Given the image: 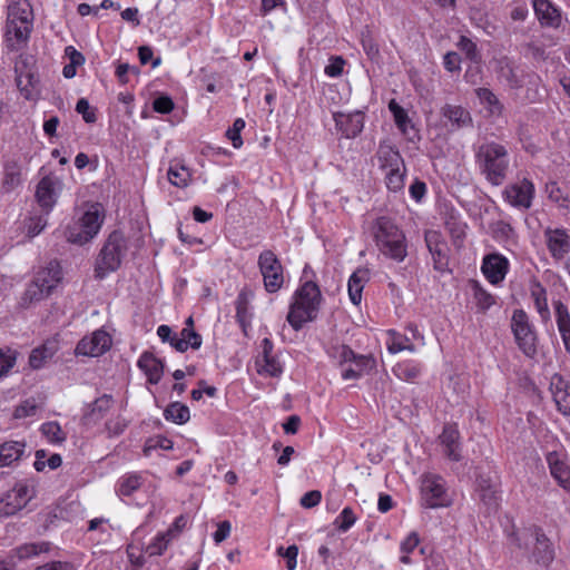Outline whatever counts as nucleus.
I'll use <instances>...</instances> for the list:
<instances>
[{
    "label": "nucleus",
    "instance_id": "nucleus-22",
    "mask_svg": "<svg viewBox=\"0 0 570 570\" xmlns=\"http://www.w3.org/2000/svg\"><path fill=\"white\" fill-rule=\"evenodd\" d=\"M550 391L558 410L564 415H570V383L560 374H554L550 381Z\"/></svg>",
    "mask_w": 570,
    "mask_h": 570
},
{
    "label": "nucleus",
    "instance_id": "nucleus-29",
    "mask_svg": "<svg viewBox=\"0 0 570 570\" xmlns=\"http://www.w3.org/2000/svg\"><path fill=\"white\" fill-rule=\"evenodd\" d=\"M62 279V271L59 262L51 261L48 266L41 271H39L35 277L37 284L49 291L52 289L60 283Z\"/></svg>",
    "mask_w": 570,
    "mask_h": 570
},
{
    "label": "nucleus",
    "instance_id": "nucleus-5",
    "mask_svg": "<svg viewBox=\"0 0 570 570\" xmlns=\"http://www.w3.org/2000/svg\"><path fill=\"white\" fill-rule=\"evenodd\" d=\"M104 220L105 209L102 205L100 203L87 204L77 223L67 228V240L77 245L89 243L98 235Z\"/></svg>",
    "mask_w": 570,
    "mask_h": 570
},
{
    "label": "nucleus",
    "instance_id": "nucleus-1",
    "mask_svg": "<svg viewBox=\"0 0 570 570\" xmlns=\"http://www.w3.org/2000/svg\"><path fill=\"white\" fill-rule=\"evenodd\" d=\"M474 159L480 174L489 184L500 186L505 181L510 168V157L504 145L485 140L474 147Z\"/></svg>",
    "mask_w": 570,
    "mask_h": 570
},
{
    "label": "nucleus",
    "instance_id": "nucleus-15",
    "mask_svg": "<svg viewBox=\"0 0 570 570\" xmlns=\"http://www.w3.org/2000/svg\"><path fill=\"white\" fill-rule=\"evenodd\" d=\"M444 126L450 131H459L473 127L471 112L461 105L445 104L440 110Z\"/></svg>",
    "mask_w": 570,
    "mask_h": 570
},
{
    "label": "nucleus",
    "instance_id": "nucleus-11",
    "mask_svg": "<svg viewBox=\"0 0 570 570\" xmlns=\"http://www.w3.org/2000/svg\"><path fill=\"white\" fill-rule=\"evenodd\" d=\"M36 489L32 483L18 482L0 500V514L13 515L35 497Z\"/></svg>",
    "mask_w": 570,
    "mask_h": 570
},
{
    "label": "nucleus",
    "instance_id": "nucleus-48",
    "mask_svg": "<svg viewBox=\"0 0 570 570\" xmlns=\"http://www.w3.org/2000/svg\"><path fill=\"white\" fill-rule=\"evenodd\" d=\"M356 521V517L352 510V508L346 507L342 510V512L336 517L334 521V525L341 532H346L350 530Z\"/></svg>",
    "mask_w": 570,
    "mask_h": 570
},
{
    "label": "nucleus",
    "instance_id": "nucleus-41",
    "mask_svg": "<svg viewBox=\"0 0 570 570\" xmlns=\"http://www.w3.org/2000/svg\"><path fill=\"white\" fill-rule=\"evenodd\" d=\"M471 287L475 304L481 312L488 311L492 305L495 304L494 296L485 291L479 282L472 281Z\"/></svg>",
    "mask_w": 570,
    "mask_h": 570
},
{
    "label": "nucleus",
    "instance_id": "nucleus-38",
    "mask_svg": "<svg viewBox=\"0 0 570 570\" xmlns=\"http://www.w3.org/2000/svg\"><path fill=\"white\" fill-rule=\"evenodd\" d=\"M489 230L493 239L507 243L515 238L514 228L504 220H495L489 224Z\"/></svg>",
    "mask_w": 570,
    "mask_h": 570
},
{
    "label": "nucleus",
    "instance_id": "nucleus-53",
    "mask_svg": "<svg viewBox=\"0 0 570 570\" xmlns=\"http://www.w3.org/2000/svg\"><path fill=\"white\" fill-rule=\"evenodd\" d=\"M128 426V421L122 415H117L109 419L106 424V431L109 438L118 436L125 432Z\"/></svg>",
    "mask_w": 570,
    "mask_h": 570
},
{
    "label": "nucleus",
    "instance_id": "nucleus-32",
    "mask_svg": "<svg viewBox=\"0 0 570 570\" xmlns=\"http://www.w3.org/2000/svg\"><path fill=\"white\" fill-rule=\"evenodd\" d=\"M370 279V272L367 268H357L351 276L347 283V291L351 302L358 305L362 301V292L364 285Z\"/></svg>",
    "mask_w": 570,
    "mask_h": 570
},
{
    "label": "nucleus",
    "instance_id": "nucleus-56",
    "mask_svg": "<svg viewBox=\"0 0 570 570\" xmlns=\"http://www.w3.org/2000/svg\"><path fill=\"white\" fill-rule=\"evenodd\" d=\"M480 500L488 507L489 510H495L498 508V495L492 484L481 488L479 492Z\"/></svg>",
    "mask_w": 570,
    "mask_h": 570
},
{
    "label": "nucleus",
    "instance_id": "nucleus-26",
    "mask_svg": "<svg viewBox=\"0 0 570 570\" xmlns=\"http://www.w3.org/2000/svg\"><path fill=\"white\" fill-rule=\"evenodd\" d=\"M150 384H157L164 373V364L151 352H144L137 363Z\"/></svg>",
    "mask_w": 570,
    "mask_h": 570
},
{
    "label": "nucleus",
    "instance_id": "nucleus-21",
    "mask_svg": "<svg viewBox=\"0 0 570 570\" xmlns=\"http://www.w3.org/2000/svg\"><path fill=\"white\" fill-rule=\"evenodd\" d=\"M547 246L552 257L556 259H562L566 254L570 252V236L566 229L548 228L544 232Z\"/></svg>",
    "mask_w": 570,
    "mask_h": 570
},
{
    "label": "nucleus",
    "instance_id": "nucleus-10",
    "mask_svg": "<svg viewBox=\"0 0 570 570\" xmlns=\"http://www.w3.org/2000/svg\"><path fill=\"white\" fill-rule=\"evenodd\" d=\"M258 267L263 276L265 289L276 293L284 283L283 266L274 252L266 249L258 256Z\"/></svg>",
    "mask_w": 570,
    "mask_h": 570
},
{
    "label": "nucleus",
    "instance_id": "nucleus-20",
    "mask_svg": "<svg viewBox=\"0 0 570 570\" xmlns=\"http://www.w3.org/2000/svg\"><path fill=\"white\" fill-rule=\"evenodd\" d=\"M114 405V399L109 394H104L88 404L83 411L81 422L87 426L96 425L100 422Z\"/></svg>",
    "mask_w": 570,
    "mask_h": 570
},
{
    "label": "nucleus",
    "instance_id": "nucleus-54",
    "mask_svg": "<svg viewBox=\"0 0 570 570\" xmlns=\"http://www.w3.org/2000/svg\"><path fill=\"white\" fill-rule=\"evenodd\" d=\"M245 128V120L243 118L235 119L233 126L227 129L226 137L232 141L234 148H240L243 139L240 137L242 130Z\"/></svg>",
    "mask_w": 570,
    "mask_h": 570
},
{
    "label": "nucleus",
    "instance_id": "nucleus-24",
    "mask_svg": "<svg viewBox=\"0 0 570 570\" xmlns=\"http://www.w3.org/2000/svg\"><path fill=\"white\" fill-rule=\"evenodd\" d=\"M425 243L432 255L434 268L443 272L448 268L449 259L446 255V244L441 242L436 232H428L425 234Z\"/></svg>",
    "mask_w": 570,
    "mask_h": 570
},
{
    "label": "nucleus",
    "instance_id": "nucleus-46",
    "mask_svg": "<svg viewBox=\"0 0 570 570\" xmlns=\"http://www.w3.org/2000/svg\"><path fill=\"white\" fill-rule=\"evenodd\" d=\"M475 94L481 101L488 106L491 114H500L502 110V105L500 104L498 97L488 88H478Z\"/></svg>",
    "mask_w": 570,
    "mask_h": 570
},
{
    "label": "nucleus",
    "instance_id": "nucleus-28",
    "mask_svg": "<svg viewBox=\"0 0 570 570\" xmlns=\"http://www.w3.org/2000/svg\"><path fill=\"white\" fill-rule=\"evenodd\" d=\"M389 110L392 112L394 122L400 131L407 137L409 140L413 141L417 136L411 119L407 116L406 110L401 107L394 99L389 102Z\"/></svg>",
    "mask_w": 570,
    "mask_h": 570
},
{
    "label": "nucleus",
    "instance_id": "nucleus-39",
    "mask_svg": "<svg viewBox=\"0 0 570 570\" xmlns=\"http://www.w3.org/2000/svg\"><path fill=\"white\" fill-rule=\"evenodd\" d=\"M167 177L170 184L176 187L184 188L190 183L191 174L186 166L171 164L168 168Z\"/></svg>",
    "mask_w": 570,
    "mask_h": 570
},
{
    "label": "nucleus",
    "instance_id": "nucleus-2",
    "mask_svg": "<svg viewBox=\"0 0 570 570\" xmlns=\"http://www.w3.org/2000/svg\"><path fill=\"white\" fill-rule=\"evenodd\" d=\"M372 234L379 250L384 256L399 263L405 259L407 256L405 235L392 218L377 217L373 223Z\"/></svg>",
    "mask_w": 570,
    "mask_h": 570
},
{
    "label": "nucleus",
    "instance_id": "nucleus-42",
    "mask_svg": "<svg viewBox=\"0 0 570 570\" xmlns=\"http://www.w3.org/2000/svg\"><path fill=\"white\" fill-rule=\"evenodd\" d=\"M142 484V478L140 474H129L122 476L117 487V493L119 495L129 497L137 491Z\"/></svg>",
    "mask_w": 570,
    "mask_h": 570
},
{
    "label": "nucleus",
    "instance_id": "nucleus-8",
    "mask_svg": "<svg viewBox=\"0 0 570 570\" xmlns=\"http://www.w3.org/2000/svg\"><path fill=\"white\" fill-rule=\"evenodd\" d=\"M335 357L343 367L341 375L345 381L358 380L375 367V360L371 355L356 354L347 345L336 347Z\"/></svg>",
    "mask_w": 570,
    "mask_h": 570
},
{
    "label": "nucleus",
    "instance_id": "nucleus-44",
    "mask_svg": "<svg viewBox=\"0 0 570 570\" xmlns=\"http://www.w3.org/2000/svg\"><path fill=\"white\" fill-rule=\"evenodd\" d=\"M257 371L259 374L268 376H278L282 373V366L279 362L273 356L269 357L261 356L256 361Z\"/></svg>",
    "mask_w": 570,
    "mask_h": 570
},
{
    "label": "nucleus",
    "instance_id": "nucleus-19",
    "mask_svg": "<svg viewBox=\"0 0 570 570\" xmlns=\"http://www.w3.org/2000/svg\"><path fill=\"white\" fill-rule=\"evenodd\" d=\"M551 475L558 484L570 492V464L564 456L557 451L549 452L546 456Z\"/></svg>",
    "mask_w": 570,
    "mask_h": 570
},
{
    "label": "nucleus",
    "instance_id": "nucleus-35",
    "mask_svg": "<svg viewBox=\"0 0 570 570\" xmlns=\"http://www.w3.org/2000/svg\"><path fill=\"white\" fill-rule=\"evenodd\" d=\"M249 299L250 293L246 289H242L236 298V318L242 326L243 331L246 332V327L250 323L252 314L249 312Z\"/></svg>",
    "mask_w": 570,
    "mask_h": 570
},
{
    "label": "nucleus",
    "instance_id": "nucleus-16",
    "mask_svg": "<svg viewBox=\"0 0 570 570\" xmlns=\"http://www.w3.org/2000/svg\"><path fill=\"white\" fill-rule=\"evenodd\" d=\"M509 261L499 253H492L484 256L481 271L485 278L493 285L500 284L508 274Z\"/></svg>",
    "mask_w": 570,
    "mask_h": 570
},
{
    "label": "nucleus",
    "instance_id": "nucleus-34",
    "mask_svg": "<svg viewBox=\"0 0 570 570\" xmlns=\"http://www.w3.org/2000/svg\"><path fill=\"white\" fill-rule=\"evenodd\" d=\"M50 548L51 543L47 541L30 542L17 547L12 552L18 560L22 561L37 557L41 553H47L50 551Z\"/></svg>",
    "mask_w": 570,
    "mask_h": 570
},
{
    "label": "nucleus",
    "instance_id": "nucleus-63",
    "mask_svg": "<svg viewBox=\"0 0 570 570\" xmlns=\"http://www.w3.org/2000/svg\"><path fill=\"white\" fill-rule=\"evenodd\" d=\"M76 111L82 115V118L87 124H92L97 120L95 111L90 109V105L85 98L77 101Z\"/></svg>",
    "mask_w": 570,
    "mask_h": 570
},
{
    "label": "nucleus",
    "instance_id": "nucleus-13",
    "mask_svg": "<svg viewBox=\"0 0 570 570\" xmlns=\"http://www.w3.org/2000/svg\"><path fill=\"white\" fill-rule=\"evenodd\" d=\"M535 188L533 183L523 178L514 184L508 185L502 195L504 200L514 208L527 210L532 206Z\"/></svg>",
    "mask_w": 570,
    "mask_h": 570
},
{
    "label": "nucleus",
    "instance_id": "nucleus-36",
    "mask_svg": "<svg viewBox=\"0 0 570 570\" xmlns=\"http://www.w3.org/2000/svg\"><path fill=\"white\" fill-rule=\"evenodd\" d=\"M164 416L167 421L176 424H185L190 419V412L187 405L180 402H171L165 409Z\"/></svg>",
    "mask_w": 570,
    "mask_h": 570
},
{
    "label": "nucleus",
    "instance_id": "nucleus-58",
    "mask_svg": "<svg viewBox=\"0 0 570 570\" xmlns=\"http://www.w3.org/2000/svg\"><path fill=\"white\" fill-rule=\"evenodd\" d=\"M50 295V292L37 284V282L33 279L32 283L28 286V288L24 292V301L35 302L40 301L45 297Z\"/></svg>",
    "mask_w": 570,
    "mask_h": 570
},
{
    "label": "nucleus",
    "instance_id": "nucleus-64",
    "mask_svg": "<svg viewBox=\"0 0 570 570\" xmlns=\"http://www.w3.org/2000/svg\"><path fill=\"white\" fill-rule=\"evenodd\" d=\"M153 108L156 112L166 115L174 109V101L168 96H160L154 100Z\"/></svg>",
    "mask_w": 570,
    "mask_h": 570
},
{
    "label": "nucleus",
    "instance_id": "nucleus-62",
    "mask_svg": "<svg viewBox=\"0 0 570 570\" xmlns=\"http://www.w3.org/2000/svg\"><path fill=\"white\" fill-rule=\"evenodd\" d=\"M554 309L558 328L570 325V313L567 305H564L561 301H557L554 302Z\"/></svg>",
    "mask_w": 570,
    "mask_h": 570
},
{
    "label": "nucleus",
    "instance_id": "nucleus-40",
    "mask_svg": "<svg viewBox=\"0 0 570 570\" xmlns=\"http://www.w3.org/2000/svg\"><path fill=\"white\" fill-rule=\"evenodd\" d=\"M56 350L53 346L43 344L33 348L29 356V365L33 370H39L53 357Z\"/></svg>",
    "mask_w": 570,
    "mask_h": 570
},
{
    "label": "nucleus",
    "instance_id": "nucleus-43",
    "mask_svg": "<svg viewBox=\"0 0 570 570\" xmlns=\"http://www.w3.org/2000/svg\"><path fill=\"white\" fill-rule=\"evenodd\" d=\"M171 539L173 529H168L164 533H158L154 541L147 546L146 552L149 556H161L164 551L167 549Z\"/></svg>",
    "mask_w": 570,
    "mask_h": 570
},
{
    "label": "nucleus",
    "instance_id": "nucleus-49",
    "mask_svg": "<svg viewBox=\"0 0 570 570\" xmlns=\"http://www.w3.org/2000/svg\"><path fill=\"white\" fill-rule=\"evenodd\" d=\"M41 432L52 443H61L66 440L58 422H46L41 425Z\"/></svg>",
    "mask_w": 570,
    "mask_h": 570
},
{
    "label": "nucleus",
    "instance_id": "nucleus-4",
    "mask_svg": "<svg viewBox=\"0 0 570 570\" xmlns=\"http://www.w3.org/2000/svg\"><path fill=\"white\" fill-rule=\"evenodd\" d=\"M32 9L28 0L13 1L8 6L6 41L10 50H18L28 41L32 29Z\"/></svg>",
    "mask_w": 570,
    "mask_h": 570
},
{
    "label": "nucleus",
    "instance_id": "nucleus-59",
    "mask_svg": "<svg viewBox=\"0 0 570 570\" xmlns=\"http://www.w3.org/2000/svg\"><path fill=\"white\" fill-rule=\"evenodd\" d=\"M277 553L286 559V568L288 570H295L296 569V559L298 554V548L295 544H292L284 549L283 547H279L277 549Z\"/></svg>",
    "mask_w": 570,
    "mask_h": 570
},
{
    "label": "nucleus",
    "instance_id": "nucleus-31",
    "mask_svg": "<svg viewBox=\"0 0 570 570\" xmlns=\"http://www.w3.org/2000/svg\"><path fill=\"white\" fill-rule=\"evenodd\" d=\"M533 9L541 24L558 27L561 16L557 8L548 0H533Z\"/></svg>",
    "mask_w": 570,
    "mask_h": 570
},
{
    "label": "nucleus",
    "instance_id": "nucleus-12",
    "mask_svg": "<svg viewBox=\"0 0 570 570\" xmlns=\"http://www.w3.org/2000/svg\"><path fill=\"white\" fill-rule=\"evenodd\" d=\"M422 501L426 508H439L445 507L449 502L445 482L444 480L435 474H425L422 478L421 483Z\"/></svg>",
    "mask_w": 570,
    "mask_h": 570
},
{
    "label": "nucleus",
    "instance_id": "nucleus-14",
    "mask_svg": "<svg viewBox=\"0 0 570 570\" xmlns=\"http://www.w3.org/2000/svg\"><path fill=\"white\" fill-rule=\"evenodd\" d=\"M110 346V335L104 330H97L90 336H85L78 342L76 354L97 357L106 353Z\"/></svg>",
    "mask_w": 570,
    "mask_h": 570
},
{
    "label": "nucleus",
    "instance_id": "nucleus-55",
    "mask_svg": "<svg viewBox=\"0 0 570 570\" xmlns=\"http://www.w3.org/2000/svg\"><path fill=\"white\" fill-rule=\"evenodd\" d=\"M38 409L39 407L35 399H27L16 407L13 416L14 419L35 416L38 412Z\"/></svg>",
    "mask_w": 570,
    "mask_h": 570
},
{
    "label": "nucleus",
    "instance_id": "nucleus-33",
    "mask_svg": "<svg viewBox=\"0 0 570 570\" xmlns=\"http://www.w3.org/2000/svg\"><path fill=\"white\" fill-rule=\"evenodd\" d=\"M24 448L26 444L19 441H6L0 444V468L19 461L24 453Z\"/></svg>",
    "mask_w": 570,
    "mask_h": 570
},
{
    "label": "nucleus",
    "instance_id": "nucleus-23",
    "mask_svg": "<svg viewBox=\"0 0 570 570\" xmlns=\"http://www.w3.org/2000/svg\"><path fill=\"white\" fill-rule=\"evenodd\" d=\"M36 199L47 216L57 203L56 181L53 178L46 176L38 183Z\"/></svg>",
    "mask_w": 570,
    "mask_h": 570
},
{
    "label": "nucleus",
    "instance_id": "nucleus-27",
    "mask_svg": "<svg viewBox=\"0 0 570 570\" xmlns=\"http://www.w3.org/2000/svg\"><path fill=\"white\" fill-rule=\"evenodd\" d=\"M376 156L380 167L385 171L395 170L396 168L404 169V159L400 151L391 145L380 144Z\"/></svg>",
    "mask_w": 570,
    "mask_h": 570
},
{
    "label": "nucleus",
    "instance_id": "nucleus-7",
    "mask_svg": "<svg viewBox=\"0 0 570 570\" xmlns=\"http://www.w3.org/2000/svg\"><path fill=\"white\" fill-rule=\"evenodd\" d=\"M518 546L532 548L529 559L537 564L548 567L554 559V549L549 538L538 528H529L518 537Z\"/></svg>",
    "mask_w": 570,
    "mask_h": 570
},
{
    "label": "nucleus",
    "instance_id": "nucleus-45",
    "mask_svg": "<svg viewBox=\"0 0 570 570\" xmlns=\"http://www.w3.org/2000/svg\"><path fill=\"white\" fill-rule=\"evenodd\" d=\"M406 168H396L385 174L386 187L393 193L401 191L404 188Z\"/></svg>",
    "mask_w": 570,
    "mask_h": 570
},
{
    "label": "nucleus",
    "instance_id": "nucleus-51",
    "mask_svg": "<svg viewBox=\"0 0 570 570\" xmlns=\"http://www.w3.org/2000/svg\"><path fill=\"white\" fill-rule=\"evenodd\" d=\"M461 51H463L469 60L472 62H480L481 55L478 50L476 45L468 37L462 36L458 42Z\"/></svg>",
    "mask_w": 570,
    "mask_h": 570
},
{
    "label": "nucleus",
    "instance_id": "nucleus-25",
    "mask_svg": "<svg viewBox=\"0 0 570 570\" xmlns=\"http://www.w3.org/2000/svg\"><path fill=\"white\" fill-rule=\"evenodd\" d=\"M498 63V76L501 80L505 81L512 89H520L523 87L525 77L523 70L514 66V63L508 58L500 59Z\"/></svg>",
    "mask_w": 570,
    "mask_h": 570
},
{
    "label": "nucleus",
    "instance_id": "nucleus-9",
    "mask_svg": "<svg viewBox=\"0 0 570 570\" xmlns=\"http://www.w3.org/2000/svg\"><path fill=\"white\" fill-rule=\"evenodd\" d=\"M511 330L522 353L528 357L537 354V334L523 309H515L511 317Z\"/></svg>",
    "mask_w": 570,
    "mask_h": 570
},
{
    "label": "nucleus",
    "instance_id": "nucleus-50",
    "mask_svg": "<svg viewBox=\"0 0 570 570\" xmlns=\"http://www.w3.org/2000/svg\"><path fill=\"white\" fill-rule=\"evenodd\" d=\"M17 355V351L12 348H0V377L7 375L14 366Z\"/></svg>",
    "mask_w": 570,
    "mask_h": 570
},
{
    "label": "nucleus",
    "instance_id": "nucleus-30",
    "mask_svg": "<svg viewBox=\"0 0 570 570\" xmlns=\"http://www.w3.org/2000/svg\"><path fill=\"white\" fill-rule=\"evenodd\" d=\"M22 183L21 166L18 160L8 158L3 163L2 189L10 193Z\"/></svg>",
    "mask_w": 570,
    "mask_h": 570
},
{
    "label": "nucleus",
    "instance_id": "nucleus-3",
    "mask_svg": "<svg viewBox=\"0 0 570 570\" xmlns=\"http://www.w3.org/2000/svg\"><path fill=\"white\" fill-rule=\"evenodd\" d=\"M322 294L316 283L305 282L295 293V299L291 304L287 322L299 331L307 322H313L318 314Z\"/></svg>",
    "mask_w": 570,
    "mask_h": 570
},
{
    "label": "nucleus",
    "instance_id": "nucleus-47",
    "mask_svg": "<svg viewBox=\"0 0 570 570\" xmlns=\"http://www.w3.org/2000/svg\"><path fill=\"white\" fill-rule=\"evenodd\" d=\"M389 341L386 342L387 350L390 353L395 354L404 351V346L411 341V337L406 334H401L394 330L387 332Z\"/></svg>",
    "mask_w": 570,
    "mask_h": 570
},
{
    "label": "nucleus",
    "instance_id": "nucleus-18",
    "mask_svg": "<svg viewBox=\"0 0 570 570\" xmlns=\"http://www.w3.org/2000/svg\"><path fill=\"white\" fill-rule=\"evenodd\" d=\"M444 455L451 461L459 462L462 459L460 432L455 424H445L439 436Z\"/></svg>",
    "mask_w": 570,
    "mask_h": 570
},
{
    "label": "nucleus",
    "instance_id": "nucleus-52",
    "mask_svg": "<svg viewBox=\"0 0 570 570\" xmlns=\"http://www.w3.org/2000/svg\"><path fill=\"white\" fill-rule=\"evenodd\" d=\"M361 43L366 56L371 60H376L380 57V49L375 40L373 39L370 30H365L361 35Z\"/></svg>",
    "mask_w": 570,
    "mask_h": 570
},
{
    "label": "nucleus",
    "instance_id": "nucleus-60",
    "mask_svg": "<svg viewBox=\"0 0 570 570\" xmlns=\"http://www.w3.org/2000/svg\"><path fill=\"white\" fill-rule=\"evenodd\" d=\"M548 197L557 203L560 207H568V198L563 196L561 188L557 185V183H551L547 185Z\"/></svg>",
    "mask_w": 570,
    "mask_h": 570
},
{
    "label": "nucleus",
    "instance_id": "nucleus-6",
    "mask_svg": "<svg viewBox=\"0 0 570 570\" xmlns=\"http://www.w3.org/2000/svg\"><path fill=\"white\" fill-rule=\"evenodd\" d=\"M126 252L127 242L124 234L119 230L111 232L97 257L95 277L102 279L108 273L117 271Z\"/></svg>",
    "mask_w": 570,
    "mask_h": 570
},
{
    "label": "nucleus",
    "instance_id": "nucleus-57",
    "mask_svg": "<svg viewBox=\"0 0 570 570\" xmlns=\"http://www.w3.org/2000/svg\"><path fill=\"white\" fill-rule=\"evenodd\" d=\"M202 336L196 333L194 330L191 334H189V340H179L175 341L174 348L178 352H186L188 347L194 350H198L202 346Z\"/></svg>",
    "mask_w": 570,
    "mask_h": 570
},
{
    "label": "nucleus",
    "instance_id": "nucleus-37",
    "mask_svg": "<svg viewBox=\"0 0 570 570\" xmlns=\"http://www.w3.org/2000/svg\"><path fill=\"white\" fill-rule=\"evenodd\" d=\"M531 297L534 301L535 308L542 320L547 321L550 318V311L548 306L547 291L541 283L535 282L531 286Z\"/></svg>",
    "mask_w": 570,
    "mask_h": 570
},
{
    "label": "nucleus",
    "instance_id": "nucleus-17",
    "mask_svg": "<svg viewBox=\"0 0 570 570\" xmlns=\"http://www.w3.org/2000/svg\"><path fill=\"white\" fill-rule=\"evenodd\" d=\"M336 128L342 136L350 139L360 135L364 127V115L361 111L353 114L335 112L333 115Z\"/></svg>",
    "mask_w": 570,
    "mask_h": 570
},
{
    "label": "nucleus",
    "instance_id": "nucleus-61",
    "mask_svg": "<svg viewBox=\"0 0 570 570\" xmlns=\"http://www.w3.org/2000/svg\"><path fill=\"white\" fill-rule=\"evenodd\" d=\"M138 57L141 65H147L151 61L153 68H156L161 63L160 57L154 58L153 49L149 46H140L138 48Z\"/></svg>",
    "mask_w": 570,
    "mask_h": 570
}]
</instances>
